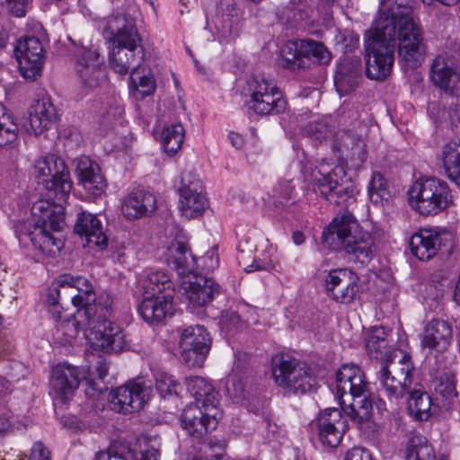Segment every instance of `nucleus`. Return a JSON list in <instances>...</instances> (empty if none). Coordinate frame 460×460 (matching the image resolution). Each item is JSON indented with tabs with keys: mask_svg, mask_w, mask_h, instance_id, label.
<instances>
[{
	"mask_svg": "<svg viewBox=\"0 0 460 460\" xmlns=\"http://www.w3.org/2000/svg\"><path fill=\"white\" fill-rule=\"evenodd\" d=\"M106 389L107 388L105 387L102 381H88L86 383L84 393L86 397L91 399H97Z\"/></svg>",
	"mask_w": 460,
	"mask_h": 460,
	"instance_id": "nucleus-54",
	"label": "nucleus"
},
{
	"mask_svg": "<svg viewBox=\"0 0 460 460\" xmlns=\"http://www.w3.org/2000/svg\"><path fill=\"white\" fill-rule=\"evenodd\" d=\"M300 55L305 58L308 68L311 60L319 64H327L332 58L330 51L323 43L312 40H300Z\"/></svg>",
	"mask_w": 460,
	"mask_h": 460,
	"instance_id": "nucleus-39",
	"label": "nucleus"
},
{
	"mask_svg": "<svg viewBox=\"0 0 460 460\" xmlns=\"http://www.w3.org/2000/svg\"><path fill=\"white\" fill-rule=\"evenodd\" d=\"M349 64L345 63L338 68L335 75V86L340 92H341L342 88L346 85L352 89L357 84L359 70L357 67L353 66V68H351Z\"/></svg>",
	"mask_w": 460,
	"mask_h": 460,
	"instance_id": "nucleus-49",
	"label": "nucleus"
},
{
	"mask_svg": "<svg viewBox=\"0 0 460 460\" xmlns=\"http://www.w3.org/2000/svg\"><path fill=\"white\" fill-rule=\"evenodd\" d=\"M435 452L428 439L415 435L408 442L406 460H435Z\"/></svg>",
	"mask_w": 460,
	"mask_h": 460,
	"instance_id": "nucleus-41",
	"label": "nucleus"
},
{
	"mask_svg": "<svg viewBox=\"0 0 460 460\" xmlns=\"http://www.w3.org/2000/svg\"><path fill=\"white\" fill-rule=\"evenodd\" d=\"M18 137V127L0 104V146L14 142Z\"/></svg>",
	"mask_w": 460,
	"mask_h": 460,
	"instance_id": "nucleus-46",
	"label": "nucleus"
},
{
	"mask_svg": "<svg viewBox=\"0 0 460 460\" xmlns=\"http://www.w3.org/2000/svg\"><path fill=\"white\" fill-rule=\"evenodd\" d=\"M242 93L249 98V109L261 116L279 115L283 113L288 106L276 82L264 75L248 78Z\"/></svg>",
	"mask_w": 460,
	"mask_h": 460,
	"instance_id": "nucleus-6",
	"label": "nucleus"
},
{
	"mask_svg": "<svg viewBox=\"0 0 460 460\" xmlns=\"http://www.w3.org/2000/svg\"><path fill=\"white\" fill-rule=\"evenodd\" d=\"M84 325L90 328L87 338L95 349L103 352H121L128 349V343L123 330L108 319L97 320L95 317L91 324L85 321Z\"/></svg>",
	"mask_w": 460,
	"mask_h": 460,
	"instance_id": "nucleus-12",
	"label": "nucleus"
},
{
	"mask_svg": "<svg viewBox=\"0 0 460 460\" xmlns=\"http://www.w3.org/2000/svg\"><path fill=\"white\" fill-rule=\"evenodd\" d=\"M410 397L407 402L408 410L419 420H427L429 417L431 408L430 396L420 390L409 391Z\"/></svg>",
	"mask_w": 460,
	"mask_h": 460,
	"instance_id": "nucleus-40",
	"label": "nucleus"
},
{
	"mask_svg": "<svg viewBox=\"0 0 460 460\" xmlns=\"http://www.w3.org/2000/svg\"><path fill=\"white\" fill-rule=\"evenodd\" d=\"M365 143L359 138L350 134H346L339 146L341 156H346L356 162V165H360L367 159Z\"/></svg>",
	"mask_w": 460,
	"mask_h": 460,
	"instance_id": "nucleus-38",
	"label": "nucleus"
},
{
	"mask_svg": "<svg viewBox=\"0 0 460 460\" xmlns=\"http://www.w3.org/2000/svg\"><path fill=\"white\" fill-rule=\"evenodd\" d=\"M367 387L363 370L354 364H343L336 372L335 397L341 406L347 404V398L362 395Z\"/></svg>",
	"mask_w": 460,
	"mask_h": 460,
	"instance_id": "nucleus-19",
	"label": "nucleus"
},
{
	"mask_svg": "<svg viewBox=\"0 0 460 460\" xmlns=\"http://www.w3.org/2000/svg\"><path fill=\"white\" fill-rule=\"evenodd\" d=\"M345 460H372V456L367 449L354 447L347 453Z\"/></svg>",
	"mask_w": 460,
	"mask_h": 460,
	"instance_id": "nucleus-58",
	"label": "nucleus"
},
{
	"mask_svg": "<svg viewBox=\"0 0 460 460\" xmlns=\"http://www.w3.org/2000/svg\"><path fill=\"white\" fill-rule=\"evenodd\" d=\"M15 56L22 76L34 81L41 73L45 61V50L36 37L20 40L14 48Z\"/></svg>",
	"mask_w": 460,
	"mask_h": 460,
	"instance_id": "nucleus-16",
	"label": "nucleus"
},
{
	"mask_svg": "<svg viewBox=\"0 0 460 460\" xmlns=\"http://www.w3.org/2000/svg\"><path fill=\"white\" fill-rule=\"evenodd\" d=\"M166 262L184 279L196 274L197 259L184 243L172 242L170 244L166 252Z\"/></svg>",
	"mask_w": 460,
	"mask_h": 460,
	"instance_id": "nucleus-30",
	"label": "nucleus"
},
{
	"mask_svg": "<svg viewBox=\"0 0 460 460\" xmlns=\"http://www.w3.org/2000/svg\"><path fill=\"white\" fill-rule=\"evenodd\" d=\"M272 263L270 260H261L256 259L253 261V262L251 265H248L244 270L247 273H251L256 270H268L271 269Z\"/></svg>",
	"mask_w": 460,
	"mask_h": 460,
	"instance_id": "nucleus-59",
	"label": "nucleus"
},
{
	"mask_svg": "<svg viewBox=\"0 0 460 460\" xmlns=\"http://www.w3.org/2000/svg\"><path fill=\"white\" fill-rule=\"evenodd\" d=\"M443 165L447 176L460 187V140H453L443 147Z\"/></svg>",
	"mask_w": 460,
	"mask_h": 460,
	"instance_id": "nucleus-36",
	"label": "nucleus"
},
{
	"mask_svg": "<svg viewBox=\"0 0 460 460\" xmlns=\"http://www.w3.org/2000/svg\"><path fill=\"white\" fill-rule=\"evenodd\" d=\"M179 194V208L181 215L188 219L200 216L208 207V200L202 193L201 181L191 172L182 173Z\"/></svg>",
	"mask_w": 460,
	"mask_h": 460,
	"instance_id": "nucleus-15",
	"label": "nucleus"
},
{
	"mask_svg": "<svg viewBox=\"0 0 460 460\" xmlns=\"http://www.w3.org/2000/svg\"><path fill=\"white\" fill-rule=\"evenodd\" d=\"M181 288L193 308L208 305L221 293L220 285L213 279L197 273L183 279Z\"/></svg>",
	"mask_w": 460,
	"mask_h": 460,
	"instance_id": "nucleus-20",
	"label": "nucleus"
},
{
	"mask_svg": "<svg viewBox=\"0 0 460 460\" xmlns=\"http://www.w3.org/2000/svg\"><path fill=\"white\" fill-rule=\"evenodd\" d=\"M184 135L185 129L181 123L164 128L161 136L164 151L170 155L176 154L181 148Z\"/></svg>",
	"mask_w": 460,
	"mask_h": 460,
	"instance_id": "nucleus-42",
	"label": "nucleus"
},
{
	"mask_svg": "<svg viewBox=\"0 0 460 460\" xmlns=\"http://www.w3.org/2000/svg\"><path fill=\"white\" fill-rule=\"evenodd\" d=\"M143 297L170 294L174 296V286L169 276L161 270L151 271L139 280Z\"/></svg>",
	"mask_w": 460,
	"mask_h": 460,
	"instance_id": "nucleus-32",
	"label": "nucleus"
},
{
	"mask_svg": "<svg viewBox=\"0 0 460 460\" xmlns=\"http://www.w3.org/2000/svg\"><path fill=\"white\" fill-rule=\"evenodd\" d=\"M96 305V315L98 314L97 320L107 319L111 314L112 299L107 294H102L99 297H96L94 302Z\"/></svg>",
	"mask_w": 460,
	"mask_h": 460,
	"instance_id": "nucleus-52",
	"label": "nucleus"
},
{
	"mask_svg": "<svg viewBox=\"0 0 460 460\" xmlns=\"http://www.w3.org/2000/svg\"><path fill=\"white\" fill-rule=\"evenodd\" d=\"M315 426L320 441L330 447H336L348 429L347 421L337 408L326 409L319 414Z\"/></svg>",
	"mask_w": 460,
	"mask_h": 460,
	"instance_id": "nucleus-22",
	"label": "nucleus"
},
{
	"mask_svg": "<svg viewBox=\"0 0 460 460\" xmlns=\"http://www.w3.org/2000/svg\"><path fill=\"white\" fill-rule=\"evenodd\" d=\"M377 373L379 385L390 399H400L408 392L412 383L414 367L411 356L399 351L385 358Z\"/></svg>",
	"mask_w": 460,
	"mask_h": 460,
	"instance_id": "nucleus-9",
	"label": "nucleus"
},
{
	"mask_svg": "<svg viewBox=\"0 0 460 460\" xmlns=\"http://www.w3.org/2000/svg\"><path fill=\"white\" fill-rule=\"evenodd\" d=\"M109 366L105 360H100L96 367V371L98 373L99 378L102 380L108 375Z\"/></svg>",
	"mask_w": 460,
	"mask_h": 460,
	"instance_id": "nucleus-64",
	"label": "nucleus"
},
{
	"mask_svg": "<svg viewBox=\"0 0 460 460\" xmlns=\"http://www.w3.org/2000/svg\"><path fill=\"white\" fill-rule=\"evenodd\" d=\"M155 378L156 391L162 398L166 399L178 396L181 386L173 376L166 372H158Z\"/></svg>",
	"mask_w": 460,
	"mask_h": 460,
	"instance_id": "nucleus-44",
	"label": "nucleus"
},
{
	"mask_svg": "<svg viewBox=\"0 0 460 460\" xmlns=\"http://www.w3.org/2000/svg\"><path fill=\"white\" fill-rule=\"evenodd\" d=\"M294 190L295 185L293 184L292 179H282L279 181L273 188V196L276 199V202L280 204L288 202L292 198Z\"/></svg>",
	"mask_w": 460,
	"mask_h": 460,
	"instance_id": "nucleus-51",
	"label": "nucleus"
},
{
	"mask_svg": "<svg viewBox=\"0 0 460 460\" xmlns=\"http://www.w3.org/2000/svg\"><path fill=\"white\" fill-rule=\"evenodd\" d=\"M57 119V111L49 98L37 100L30 108L26 130L39 135L48 129Z\"/></svg>",
	"mask_w": 460,
	"mask_h": 460,
	"instance_id": "nucleus-29",
	"label": "nucleus"
},
{
	"mask_svg": "<svg viewBox=\"0 0 460 460\" xmlns=\"http://www.w3.org/2000/svg\"><path fill=\"white\" fill-rule=\"evenodd\" d=\"M323 240L332 249L343 250L355 261L361 264L368 263L376 252L374 237L358 225L349 212L333 218L323 231Z\"/></svg>",
	"mask_w": 460,
	"mask_h": 460,
	"instance_id": "nucleus-4",
	"label": "nucleus"
},
{
	"mask_svg": "<svg viewBox=\"0 0 460 460\" xmlns=\"http://www.w3.org/2000/svg\"><path fill=\"white\" fill-rule=\"evenodd\" d=\"M452 337L451 326L444 320L434 319L426 325L421 344L423 347L443 351L450 345Z\"/></svg>",
	"mask_w": 460,
	"mask_h": 460,
	"instance_id": "nucleus-31",
	"label": "nucleus"
},
{
	"mask_svg": "<svg viewBox=\"0 0 460 460\" xmlns=\"http://www.w3.org/2000/svg\"><path fill=\"white\" fill-rule=\"evenodd\" d=\"M60 290L58 288L49 290V293L47 296V303L49 306L57 307L58 305Z\"/></svg>",
	"mask_w": 460,
	"mask_h": 460,
	"instance_id": "nucleus-63",
	"label": "nucleus"
},
{
	"mask_svg": "<svg viewBox=\"0 0 460 460\" xmlns=\"http://www.w3.org/2000/svg\"><path fill=\"white\" fill-rule=\"evenodd\" d=\"M408 195L411 206L423 216L437 215L452 203L447 183L434 177L415 181Z\"/></svg>",
	"mask_w": 460,
	"mask_h": 460,
	"instance_id": "nucleus-8",
	"label": "nucleus"
},
{
	"mask_svg": "<svg viewBox=\"0 0 460 460\" xmlns=\"http://www.w3.org/2000/svg\"><path fill=\"white\" fill-rule=\"evenodd\" d=\"M348 410L347 414L351 420L362 424L368 421L371 418L373 409V400L369 394L368 388H365L362 395L347 398Z\"/></svg>",
	"mask_w": 460,
	"mask_h": 460,
	"instance_id": "nucleus-35",
	"label": "nucleus"
},
{
	"mask_svg": "<svg viewBox=\"0 0 460 460\" xmlns=\"http://www.w3.org/2000/svg\"><path fill=\"white\" fill-rule=\"evenodd\" d=\"M33 175L48 190L49 199L32 204L33 224L26 235L42 254L55 257L64 246L58 234L65 224V208L61 202L68 198L73 182L65 161L52 154L35 161Z\"/></svg>",
	"mask_w": 460,
	"mask_h": 460,
	"instance_id": "nucleus-2",
	"label": "nucleus"
},
{
	"mask_svg": "<svg viewBox=\"0 0 460 460\" xmlns=\"http://www.w3.org/2000/svg\"><path fill=\"white\" fill-rule=\"evenodd\" d=\"M366 75L384 81L392 72L395 49L399 57L411 68L423 59L422 32L413 17L408 0H381L378 16L374 20L365 39Z\"/></svg>",
	"mask_w": 460,
	"mask_h": 460,
	"instance_id": "nucleus-1",
	"label": "nucleus"
},
{
	"mask_svg": "<svg viewBox=\"0 0 460 460\" xmlns=\"http://www.w3.org/2000/svg\"><path fill=\"white\" fill-rule=\"evenodd\" d=\"M368 195L371 202L376 206H384L392 197L387 181L378 172L372 174L368 185Z\"/></svg>",
	"mask_w": 460,
	"mask_h": 460,
	"instance_id": "nucleus-43",
	"label": "nucleus"
},
{
	"mask_svg": "<svg viewBox=\"0 0 460 460\" xmlns=\"http://www.w3.org/2000/svg\"><path fill=\"white\" fill-rule=\"evenodd\" d=\"M79 183L92 196H101L106 189V181L97 163L87 156L78 160L76 166Z\"/></svg>",
	"mask_w": 460,
	"mask_h": 460,
	"instance_id": "nucleus-25",
	"label": "nucleus"
},
{
	"mask_svg": "<svg viewBox=\"0 0 460 460\" xmlns=\"http://www.w3.org/2000/svg\"><path fill=\"white\" fill-rule=\"evenodd\" d=\"M211 338L202 325L186 327L180 340L181 356L184 362L190 367H200L209 352Z\"/></svg>",
	"mask_w": 460,
	"mask_h": 460,
	"instance_id": "nucleus-13",
	"label": "nucleus"
},
{
	"mask_svg": "<svg viewBox=\"0 0 460 460\" xmlns=\"http://www.w3.org/2000/svg\"><path fill=\"white\" fill-rule=\"evenodd\" d=\"M156 209V199L146 190H133L124 200L121 210L128 219L151 215Z\"/></svg>",
	"mask_w": 460,
	"mask_h": 460,
	"instance_id": "nucleus-28",
	"label": "nucleus"
},
{
	"mask_svg": "<svg viewBox=\"0 0 460 460\" xmlns=\"http://www.w3.org/2000/svg\"><path fill=\"white\" fill-rule=\"evenodd\" d=\"M74 231L82 241H85L84 246L104 250L108 245V238L102 230V225L96 215L82 211L77 214Z\"/></svg>",
	"mask_w": 460,
	"mask_h": 460,
	"instance_id": "nucleus-24",
	"label": "nucleus"
},
{
	"mask_svg": "<svg viewBox=\"0 0 460 460\" xmlns=\"http://www.w3.org/2000/svg\"><path fill=\"white\" fill-rule=\"evenodd\" d=\"M149 399V389L141 383L128 384L112 390L109 394V406L124 414L140 411Z\"/></svg>",
	"mask_w": 460,
	"mask_h": 460,
	"instance_id": "nucleus-17",
	"label": "nucleus"
},
{
	"mask_svg": "<svg viewBox=\"0 0 460 460\" xmlns=\"http://www.w3.org/2000/svg\"><path fill=\"white\" fill-rule=\"evenodd\" d=\"M120 114V107H110V110L107 111L106 113L102 114V123L107 126L112 125L116 120V117Z\"/></svg>",
	"mask_w": 460,
	"mask_h": 460,
	"instance_id": "nucleus-60",
	"label": "nucleus"
},
{
	"mask_svg": "<svg viewBox=\"0 0 460 460\" xmlns=\"http://www.w3.org/2000/svg\"><path fill=\"white\" fill-rule=\"evenodd\" d=\"M31 0H6L7 9L13 16L21 18L26 15Z\"/></svg>",
	"mask_w": 460,
	"mask_h": 460,
	"instance_id": "nucleus-53",
	"label": "nucleus"
},
{
	"mask_svg": "<svg viewBox=\"0 0 460 460\" xmlns=\"http://www.w3.org/2000/svg\"><path fill=\"white\" fill-rule=\"evenodd\" d=\"M366 349L370 358L380 361L392 354L385 327L374 326L369 329L366 338Z\"/></svg>",
	"mask_w": 460,
	"mask_h": 460,
	"instance_id": "nucleus-34",
	"label": "nucleus"
},
{
	"mask_svg": "<svg viewBox=\"0 0 460 460\" xmlns=\"http://www.w3.org/2000/svg\"><path fill=\"white\" fill-rule=\"evenodd\" d=\"M58 284L59 288H75L77 293L74 294L71 301L75 307H78L76 316L81 318L84 316L88 324L96 317V295L92 283L85 278L74 277L69 274L59 276Z\"/></svg>",
	"mask_w": 460,
	"mask_h": 460,
	"instance_id": "nucleus-14",
	"label": "nucleus"
},
{
	"mask_svg": "<svg viewBox=\"0 0 460 460\" xmlns=\"http://www.w3.org/2000/svg\"><path fill=\"white\" fill-rule=\"evenodd\" d=\"M203 268L207 270H214L219 265V258L217 251L212 249L201 258Z\"/></svg>",
	"mask_w": 460,
	"mask_h": 460,
	"instance_id": "nucleus-57",
	"label": "nucleus"
},
{
	"mask_svg": "<svg viewBox=\"0 0 460 460\" xmlns=\"http://www.w3.org/2000/svg\"><path fill=\"white\" fill-rule=\"evenodd\" d=\"M84 378V372L66 362L58 363L51 372L50 385L56 396L66 402Z\"/></svg>",
	"mask_w": 460,
	"mask_h": 460,
	"instance_id": "nucleus-23",
	"label": "nucleus"
},
{
	"mask_svg": "<svg viewBox=\"0 0 460 460\" xmlns=\"http://www.w3.org/2000/svg\"><path fill=\"white\" fill-rule=\"evenodd\" d=\"M228 138L234 148L241 149L243 146L244 139L242 135L236 132H230Z\"/></svg>",
	"mask_w": 460,
	"mask_h": 460,
	"instance_id": "nucleus-62",
	"label": "nucleus"
},
{
	"mask_svg": "<svg viewBox=\"0 0 460 460\" xmlns=\"http://www.w3.org/2000/svg\"><path fill=\"white\" fill-rule=\"evenodd\" d=\"M219 324L221 331L227 336H233L246 328V323L241 319L235 311L232 310L222 313Z\"/></svg>",
	"mask_w": 460,
	"mask_h": 460,
	"instance_id": "nucleus-47",
	"label": "nucleus"
},
{
	"mask_svg": "<svg viewBox=\"0 0 460 460\" xmlns=\"http://www.w3.org/2000/svg\"><path fill=\"white\" fill-rule=\"evenodd\" d=\"M442 238L434 229L422 228L412 234L410 248L413 255L420 261H429L439 251Z\"/></svg>",
	"mask_w": 460,
	"mask_h": 460,
	"instance_id": "nucleus-27",
	"label": "nucleus"
},
{
	"mask_svg": "<svg viewBox=\"0 0 460 460\" xmlns=\"http://www.w3.org/2000/svg\"><path fill=\"white\" fill-rule=\"evenodd\" d=\"M326 295L332 300L349 304L353 301L358 292L359 285L353 272L348 269H335L324 279Z\"/></svg>",
	"mask_w": 460,
	"mask_h": 460,
	"instance_id": "nucleus-21",
	"label": "nucleus"
},
{
	"mask_svg": "<svg viewBox=\"0 0 460 460\" xmlns=\"http://www.w3.org/2000/svg\"><path fill=\"white\" fill-rule=\"evenodd\" d=\"M30 460H50V453L41 442H36L31 449Z\"/></svg>",
	"mask_w": 460,
	"mask_h": 460,
	"instance_id": "nucleus-55",
	"label": "nucleus"
},
{
	"mask_svg": "<svg viewBox=\"0 0 460 460\" xmlns=\"http://www.w3.org/2000/svg\"><path fill=\"white\" fill-rule=\"evenodd\" d=\"M220 418L221 411L218 407L207 408L190 403L184 408L181 421L189 435L201 438L217 428Z\"/></svg>",
	"mask_w": 460,
	"mask_h": 460,
	"instance_id": "nucleus-18",
	"label": "nucleus"
},
{
	"mask_svg": "<svg viewBox=\"0 0 460 460\" xmlns=\"http://www.w3.org/2000/svg\"><path fill=\"white\" fill-rule=\"evenodd\" d=\"M272 376L279 387L295 394H304L316 385L311 367L294 358H273Z\"/></svg>",
	"mask_w": 460,
	"mask_h": 460,
	"instance_id": "nucleus-10",
	"label": "nucleus"
},
{
	"mask_svg": "<svg viewBox=\"0 0 460 460\" xmlns=\"http://www.w3.org/2000/svg\"><path fill=\"white\" fill-rule=\"evenodd\" d=\"M454 64L447 53L438 55L431 65L430 79L437 87L452 97L448 116L451 125L457 128V123H460V70H456Z\"/></svg>",
	"mask_w": 460,
	"mask_h": 460,
	"instance_id": "nucleus-11",
	"label": "nucleus"
},
{
	"mask_svg": "<svg viewBox=\"0 0 460 460\" xmlns=\"http://www.w3.org/2000/svg\"><path fill=\"white\" fill-rule=\"evenodd\" d=\"M305 134L315 146L326 142L332 137V130L325 119L310 121L305 127Z\"/></svg>",
	"mask_w": 460,
	"mask_h": 460,
	"instance_id": "nucleus-45",
	"label": "nucleus"
},
{
	"mask_svg": "<svg viewBox=\"0 0 460 460\" xmlns=\"http://www.w3.org/2000/svg\"><path fill=\"white\" fill-rule=\"evenodd\" d=\"M105 31L112 43L111 67L121 75L130 72L131 83L136 84L137 68L145 59V49L134 20L126 14L109 17Z\"/></svg>",
	"mask_w": 460,
	"mask_h": 460,
	"instance_id": "nucleus-3",
	"label": "nucleus"
},
{
	"mask_svg": "<svg viewBox=\"0 0 460 460\" xmlns=\"http://www.w3.org/2000/svg\"><path fill=\"white\" fill-rule=\"evenodd\" d=\"M226 443L223 440L210 441L203 455L196 456L192 460H223L225 455Z\"/></svg>",
	"mask_w": 460,
	"mask_h": 460,
	"instance_id": "nucleus-50",
	"label": "nucleus"
},
{
	"mask_svg": "<svg viewBox=\"0 0 460 460\" xmlns=\"http://www.w3.org/2000/svg\"><path fill=\"white\" fill-rule=\"evenodd\" d=\"M75 74L79 87V99L109 85L105 60L96 48L81 47L76 50Z\"/></svg>",
	"mask_w": 460,
	"mask_h": 460,
	"instance_id": "nucleus-7",
	"label": "nucleus"
},
{
	"mask_svg": "<svg viewBox=\"0 0 460 460\" xmlns=\"http://www.w3.org/2000/svg\"><path fill=\"white\" fill-rule=\"evenodd\" d=\"M437 399L440 396L446 402L456 396L455 376L448 371L442 373L438 377V384L435 386Z\"/></svg>",
	"mask_w": 460,
	"mask_h": 460,
	"instance_id": "nucleus-48",
	"label": "nucleus"
},
{
	"mask_svg": "<svg viewBox=\"0 0 460 460\" xmlns=\"http://www.w3.org/2000/svg\"><path fill=\"white\" fill-rule=\"evenodd\" d=\"M300 172L305 182L312 185L313 190L337 206L349 207L355 201V190L351 184H342L339 176L344 174L342 167L322 163L316 167L311 161L300 162Z\"/></svg>",
	"mask_w": 460,
	"mask_h": 460,
	"instance_id": "nucleus-5",
	"label": "nucleus"
},
{
	"mask_svg": "<svg viewBox=\"0 0 460 460\" xmlns=\"http://www.w3.org/2000/svg\"><path fill=\"white\" fill-rule=\"evenodd\" d=\"M139 93L142 97L152 94L155 89V80L152 76L143 75L138 78Z\"/></svg>",
	"mask_w": 460,
	"mask_h": 460,
	"instance_id": "nucleus-56",
	"label": "nucleus"
},
{
	"mask_svg": "<svg viewBox=\"0 0 460 460\" xmlns=\"http://www.w3.org/2000/svg\"><path fill=\"white\" fill-rule=\"evenodd\" d=\"M279 65L290 71L308 69V64L300 55V40L288 41L280 50Z\"/></svg>",
	"mask_w": 460,
	"mask_h": 460,
	"instance_id": "nucleus-37",
	"label": "nucleus"
},
{
	"mask_svg": "<svg viewBox=\"0 0 460 460\" xmlns=\"http://www.w3.org/2000/svg\"><path fill=\"white\" fill-rule=\"evenodd\" d=\"M189 393L195 399V404L202 407H217L218 393L205 377L190 376L186 379Z\"/></svg>",
	"mask_w": 460,
	"mask_h": 460,
	"instance_id": "nucleus-33",
	"label": "nucleus"
},
{
	"mask_svg": "<svg viewBox=\"0 0 460 460\" xmlns=\"http://www.w3.org/2000/svg\"><path fill=\"white\" fill-rule=\"evenodd\" d=\"M160 453L158 449L154 447H147L145 449H141L139 456H137V460H158Z\"/></svg>",
	"mask_w": 460,
	"mask_h": 460,
	"instance_id": "nucleus-61",
	"label": "nucleus"
},
{
	"mask_svg": "<svg viewBox=\"0 0 460 460\" xmlns=\"http://www.w3.org/2000/svg\"><path fill=\"white\" fill-rule=\"evenodd\" d=\"M173 297L170 294L143 297L137 306V312L146 323H159L172 314Z\"/></svg>",
	"mask_w": 460,
	"mask_h": 460,
	"instance_id": "nucleus-26",
	"label": "nucleus"
}]
</instances>
